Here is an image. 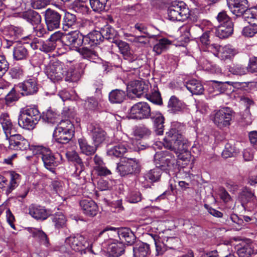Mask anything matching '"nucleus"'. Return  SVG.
<instances>
[{"instance_id":"f257e3e1","label":"nucleus","mask_w":257,"mask_h":257,"mask_svg":"<svg viewBox=\"0 0 257 257\" xmlns=\"http://www.w3.org/2000/svg\"><path fill=\"white\" fill-rule=\"evenodd\" d=\"M184 130V126L180 123L172 122L164 139V146L166 149L173 151L178 159L188 162L190 161L191 154L188 151L186 140L183 135Z\"/></svg>"},{"instance_id":"f03ea898","label":"nucleus","mask_w":257,"mask_h":257,"mask_svg":"<svg viewBox=\"0 0 257 257\" xmlns=\"http://www.w3.org/2000/svg\"><path fill=\"white\" fill-rule=\"evenodd\" d=\"M90 243L85 237L80 234L70 236L66 238L64 242L60 246V251L65 253V257H74V253L88 247Z\"/></svg>"},{"instance_id":"7ed1b4c3","label":"nucleus","mask_w":257,"mask_h":257,"mask_svg":"<svg viewBox=\"0 0 257 257\" xmlns=\"http://www.w3.org/2000/svg\"><path fill=\"white\" fill-rule=\"evenodd\" d=\"M33 153L40 157L47 170L54 173L55 168L62 161V156L59 153L53 154L51 151L45 147L36 146L33 147Z\"/></svg>"},{"instance_id":"20e7f679","label":"nucleus","mask_w":257,"mask_h":257,"mask_svg":"<svg viewBox=\"0 0 257 257\" xmlns=\"http://www.w3.org/2000/svg\"><path fill=\"white\" fill-rule=\"evenodd\" d=\"M41 118L40 113L36 107H26L22 108L19 116V125L24 129H34Z\"/></svg>"},{"instance_id":"39448f33","label":"nucleus","mask_w":257,"mask_h":257,"mask_svg":"<svg viewBox=\"0 0 257 257\" xmlns=\"http://www.w3.org/2000/svg\"><path fill=\"white\" fill-rule=\"evenodd\" d=\"M167 11L168 19L173 21H184L190 16V11L183 2H173Z\"/></svg>"},{"instance_id":"423d86ee","label":"nucleus","mask_w":257,"mask_h":257,"mask_svg":"<svg viewBox=\"0 0 257 257\" xmlns=\"http://www.w3.org/2000/svg\"><path fill=\"white\" fill-rule=\"evenodd\" d=\"M156 245V255H160L168 249H175L179 244V240L177 237L164 236L161 241L156 234H152Z\"/></svg>"},{"instance_id":"0eeeda50","label":"nucleus","mask_w":257,"mask_h":257,"mask_svg":"<svg viewBox=\"0 0 257 257\" xmlns=\"http://www.w3.org/2000/svg\"><path fill=\"white\" fill-rule=\"evenodd\" d=\"M116 170L122 176L138 173L140 171V163L135 158H123L117 163Z\"/></svg>"},{"instance_id":"6e6552de","label":"nucleus","mask_w":257,"mask_h":257,"mask_svg":"<svg viewBox=\"0 0 257 257\" xmlns=\"http://www.w3.org/2000/svg\"><path fill=\"white\" fill-rule=\"evenodd\" d=\"M66 72L65 64L59 60L51 62L46 66L45 70L48 78L53 82L62 80Z\"/></svg>"},{"instance_id":"1a4fd4ad","label":"nucleus","mask_w":257,"mask_h":257,"mask_svg":"<svg viewBox=\"0 0 257 257\" xmlns=\"http://www.w3.org/2000/svg\"><path fill=\"white\" fill-rule=\"evenodd\" d=\"M233 114V111L230 108L223 107L215 112L213 121L218 127L224 128L230 125Z\"/></svg>"},{"instance_id":"9d476101","label":"nucleus","mask_w":257,"mask_h":257,"mask_svg":"<svg viewBox=\"0 0 257 257\" xmlns=\"http://www.w3.org/2000/svg\"><path fill=\"white\" fill-rule=\"evenodd\" d=\"M150 116L151 107L147 102H138L130 109L129 116L132 119H146Z\"/></svg>"},{"instance_id":"9b49d317","label":"nucleus","mask_w":257,"mask_h":257,"mask_svg":"<svg viewBox=\"0 0 257 257\" xmlns=\"http://www.w3.org/2000/svg\"><path fill=\"white\" fill-rule=\"evenodd\" d=\"M9 143V149L15 151H25L29 147L27 140L20 134L12 133L6 137Z\"/></svg>"},{"instance_id":"f8f14e48","label":"nucleus","mask_w":257,"mask_h":257,"mask_svg":"<svg viewBox=\"0 0 257 257\" xmlns=\"http://www.w3.org/2000/svg\"><path fill=\"white\" fill-rule=\"evenodd\" d=\"M113 231L118 235L119 239L122 241H125L127 244L132 245L136 239V236L134 232L129 228H116L111 226L106 227L102 231L99 233V236L106 231Z\"/></svg>"},{"instance_id":"ddd939ff","label":"nucleus","mask_w":257,"mask_h":257,"mask_svg":"<svg viewBox=\"0 0 257 257\" xmlns=\"http://www.w3.org/2000/svg\"><path fill=\"white\" fill-rule=\"evenodd\" d=\"M20 180V175L17 173L11 174L10 180L0 175V193L9 195L18 186Z\"/></svg>"},{"instance_id":"4468645a","label":"nucleus","mask_w":257,"mask_h":257,"mask_svg":"<svg viewBox=\"0 0 257 257\" xmlns=\"http://www.w3.org/2000/svg\"><path fill=\"white\" fill-rule=\"evenodd\" d=\"M87 131L95 146H98L105 140V132L98 124H89L87 126Z\"/></svg>"},{"instance_id":"2eb2a0df","label":"nucleus","mask_w":257,"mask_h":257,"mask_svg":"<svg viewBox=\"0 0 257 257\" xmlns=\"http://www.w3.org/2000/svg\"><path fill=\"white\" fill-rule=\"evenodd\" d=\"M61 15L57 12L47 9L45 12V21L48 31H52L59 28Z\"/></svg>"},{"instance_id":"dca6fc26","label":"nucleus","mask_w":257,"mask_h":257,"mask_svg":"<svg viewBox=\"0 0 257 257\" xmlns=\"http://www.w3.org/2000/svg\"><path fill=\"white\" fill-rule=\"evenodd\" d=\"M239 197L241 205L244 208L252 209L255 207L257 204V199L249 188H243Z\"/></svg>"},{"instance_id":"f3484780","label":"nucleus","mask_w":257,"mask_h":257,"mask_svg":"<svg viewBox=\"0 0 257 257\" xmlns=\"http://www.w3.org/2000/svg\"><path fill=\"white\" fill-rule=\"evenodd\" d=\"M21 92L23 96L31 95L36 94L38 91V84L35 78H31L26 80L23 82L16 86Z\"/></svg>"},{"instance_id":"a211bd4d","label":"nucleus","mask_w":257,"mask_h":257,"mask_svg":"<svg viewBox=\"0 0 257 257\" xmlns=\"http://www.w3.org/2000/svg\"><path fill=\"white\" fill-rule=\"evenodd\" d=\"M162 174V169L158 167L147 171L143 176H140L138 181L144 187L147 188L149 186L146 181L150 182H156L158 181Z\"/></svg>"},{"instance_id":"6ab92c4d","label":"nucleus","mask_w":257,"mask_h":257,"mask_svg":"<svg viewBox=\"0 0 257 257\" xmlns=\"http://www.w3.org/2000/svg\"><path fill=\"white\" fill-rule=\"evenodd\" d=\"M228 8L237 17H240L247 8V0H226Z\"/></svg>"},{"instance_id":"aec40b11","label":"nucleus","mask_w":257,"mask_h":257,"mask_svg":"<svg viewBox=\"0 0 257 257\" xmlns=\"http://www.w3.org/2000/svg\"><path fill=\"white\" fill-rule=\"evenodd\" d=\"M126 150L125 143L118 141L108 146L107 154L111 157L119 158L122 156Z\"/></svg>"},{"instance_id":"412c9836","label":"nucleus","mask_w":257,"mask_h":257,"mask_svg":"<svg viewBox=\"0 0 257 257\" xmlns=\"http://www.w3.org/2000/svg\"><path fill=\"white\" fill-rule=\"evenodd\" d=\"M80 207L83 213L87 216H95L98 211L96 203L90 198L83 199L80 202Z\"/></svg>"},{"instance_id":"4be33fe9","label":"nucleus","mask_w":257,"mask_h":257,"mask_svg":"<svg viewBox=\"0 0 257 257\" xmlns=\"http://www.w3.org/2000/svg\"><path fill=\"white\" fill-rule=\"evenodd\" d=\"M83 64H79L74 68H70L64 76L65 80L69 82H77L84 73Z\"/></svg>"},{"instance_id":"5701e85b","label":"nucleus","mask_w":257,"mask_h":257,"mask_svg":"<svg viewBox=\"0 0 257 257\" xmlns=\"http://www.w3.org/2000/svg\"><path fill=\"white\" fill-rule=\"evenodd\" d=\"M148 85L146 84L144 81L135 80L131 82L128 89L136 96L140 97L144 95H148L146 93L148 90Z\"/></svg>"},{"instance_id":"b1692460","label":"nucleus","mask_w":257,"mask_h":257,"mask_svg":"<svg viewBox=\"0 0 257 257\" xmlns=\"http://www.w3.org/2000/svg\"><path fill=\"white\" fill-rule=\"evenodd\" d=\"M83 37L79 32L75 31L66 36L65 42L68 45L75 47L77 51V48H80V47L84 44Z\"/></svg>"},{"instance_id":"393cba45","label":"nucleus","mask_w":257,"mask_h":257,"mask_svg":"<svg viewBox=\"0 0 257 257\" xmlns=\"http://www.w3.org/2000/svg\"><path fill=\"white\" fill-rule=\"evenodd\" d=\"M0 123L2 124L6 137L12 133H15L16 130L13 124L10 116L7 113H3L0 115Z\"/></svg>"},{"instance_id":"a878e982","label":"nucleus","mask_w":257,"mask_h":257,"mask_svg":"<svg viewBox=\"0 0 257 257\" xmlns=\"http://www.w3.org/2000/svg\"><path fill=\"white\" fill-rule=\"evenodd\" d=\"M29 213L37 220H45L48 217V213L46 209L41 206L32 204L29 208Z\"/></svg>"},{"instance_id":"bb28decb","label":"nucleus","mask_w":257,"mask_h":257,"mask_svg":"<svg viewBox=\"0 0 257 257\" xmlns=\"http://www.w3.org/2000/svg\"><path fill=\"white\" fill-rule=\"evenodd\" d=\"M103 40L102 34L98 31H93L83 37L84 45H89L90 46L100 44Z\"/></svg>"},{"instance_id":"cd10ccee","label":"nucleus","mask_w":257,"mask_h":257,"mask_svg":"<svg viewBox=\"0 0 257 257\" xmlns=\"http://www.w3.org/2000/svg\"><path fill=\"white\" fill-rule=\"evenodd\" d=\"M124 247V244L121 242H112L109 243L107 251L110 256L118 257L123 253Z\"/></svg>"},{"instance_id":"c85d7f7f","label":"nucleus","mask_w":257,"mask_h":257,"mask_svg":"<svg viewBox=\"0 0 257 257\" xmlns=\"http://www.w3.org/2000/svg\"><path fill=\"white\" fill-rule=\"evenodd\" d=\"M20 17L33 26L41 23V17L40 15L33 10H29L23 12L21 14Z\"/></svg>"},{"instance_id":"c756f323","label":"nucleus","mask_w":257,"mask_h":257,"mask_svg":"<svg viewBox=\"0 0 257 257\" xmlns=\"http://www.w3.org/2000/svg\"><path fill=\"white\" fill-rule=\"evenodd\" d=\"M186 88L193 95H200L204 92L202 84L196 79H191L185 83Z\"/></svg>"},{"instance_id":"7c9ffc66","label":"nucleus","mask_w":257,"mask_h":257,"mask_svg":"<svg viewBox=\"0 0 257 257\" xmlns=\"http://www.w3.org/2000/svg\"><path fill=\"white\" fill-rule=\"evenodd\" d=\"M233 31L232 22L228 24L219 25L215 31V35L220 39H224L230 36Z\"/></svg>"},{"instance_id":"2f4dec72","label":"nucleus","mask_w":257,"mask_h":257,"mask_svg":"<svg viewBox=\"0 0 257 257\" xmlns=\"http://www.w3.org/2000/svg\"><path fill=\"white\" fill-rule=\"evenodd\" d=\"M77 51L84 59H87L92 62H96L99 58L97 53L94 49L87 47L77 48Z\"/></svg>"},{"instance_id":"473e14b6","label":"nucleus","mask_w":257,"mask_h":257,"mask_svg":"<svg viewBox=\"0 0 257 257\" xmlns=\"http://www.w3.org/2000/svg\"><path fill=\"white\" fill-rule=\"evenodd\" d=\"M28 230L33 237L39 239L40 242L46 246H48L49 244L48 238L42 229L36 228H28Z\"/></svg>"},{"instance_id":"72a5a7b5","label":"nucleus","mask_w":257,"mask_h":257,"mask_svg":"<svg viewBox=\"0 0 257 257\" xmlns=\"http://www.w3.org/2000/svg\"><path fill=\"white\" fill-rule=\"evenodd\" d=\"M133 251L134 257H147L151 252L149 245L143 242L136 244Z\"/></svg>"},{"instance_id":"f704fd0d","label":"nucleus","mask_w":257,"mask_h":257,"mask_svg":"<svg viewBox=\"0 0 257 257\" xmlns=\"http://www.w3.org/2000/svg\"><path fill=\"white\" fill-rule=\"evenodd\" d=\"M241 16L250 25L257 26V8H246Z\"/></svg>"},{"instance_id":"c9c22d12","label":"nucleus","mask_w":257,"mask_h":257,"mask_svg":"<svg viewBox=\"0 0 257 257\" xmlns=\"http://www.w3.org/2000/svg\"><path fill=\"white\" fill-rule=\"evenodd\" d=\"M53 136L56 141L60 144H66L72 138L74 134L67 132V131L55 129Z\"/></svg>"},{"instance_id":"e433bc0d","label":"nucleus","mask_w":257,"mask_h":257,"mask_svg":"<svg viewBox=\"0 0 257 257\" xmlns=\"http://www.w3.org/2000/svg\"><path fill=\"white\" fill-rule=\"evenodd\" d=\"M77 25L75 15L70 13H66L62 20L63 29L64 31H67L69 28L74 29Z\"/></svg>"},{"instance_id":"4c0bfd02","label":"nucleus","mask_w":257,"mask_h":257,"mask_svg":"<svg viewBox=\"0 0 257 257\" xmlns=\"http://www.w3.org/2000/svg\"><path fill=\"white\" fill-rule=\"evenodd\" d=\"M66 156L69 161L75 162L79 166L80 169L77 167L75 173L77 175H80L81 172L83 171L84 165L77 153L75 151H68L66 153Z\"/></svg>"},{"instance_id":"58836bf2","label":"nucleus","mask_w":257,"mask_h":257,"mask_svg":"<svg viewBox=\"0 0 257 257\" xmlns=\"http://www.w3.org/2000/svg\"><path fill=\"white\" fill-rule=\"evenodd\" d=\"M78 144L81 152L87 156L93 155L96 151L97 146H92L89 145L87 141L83 138L78 140Z\"/></svg>"},{"instance_id":"ea45409f","label":"nucleus","mask_w":257,"mask_h":257,"mask_svg":"<svg viewBox=\"0 0 257 257\" xmlns=\"http://www.w3.org/2000/svg\"><path fill=\"white\" fill-rule=\"evenodd\" d=\"M28 56L27 48L23 45L19 44L15 46L13 49V58L16 60L26 59Z\"/></svg>"},{"instance_id":"a19ab883","label":"nucleus","mask_w":257,"mask_h":257,"mask_svg":"<svg viewBox=\"0 0 257 257\" xmlns=\"http://www.w3.org/2000/svg\"><path fill=\"white\" fill-rule=\"evenodd\" d=\"M125 91L120 89L112 90L109 94V100L112 103H120L125 98Z\"/></svg>"},{"instance_id":"79ce46f5","label":"nucleus","mask_w":257,"mask_h":257,"mask_svg":"<svg viewBox=\"0 0 257 257\" xmlns=\"http://www.w3.org/2000/svg\"><path fill=\"white\" fill-rule=\"evenodd\" d=\"M236 53V50L231 46L226 45L220 49L218 58L224 60L231 59Z\"/></svg>"},{"instance_id":"37998d69","label":"nucleus","mask_w":257,"mask_h":257,"mask_svg":"<svg viewBox=\"0 0 257 257\" xmlns=\"http://www.w3.org/2000/svg\"><path fill=\"white\" fill-rule=\"evenodd\" d=\"M171 44V41L167 38L160 39L154 46L153 49V52L157 55H160L168 48Z\"/></svg>"},{"instance_id":"c03bdc74","label":"nucleus","mask_w":257,"mask_h":257,"mask_svg":"<svg viewBox=\"0 0 257 257\" xmlns=\"http://www.w3.org/2000/svg\"><path fill=\"white\" fill-rule=\"evenodd\" d=\"M103 39H105L109 40L110 42L112 43V41H114L117 38L115 37L116 35V32L109 25H106L104 27L101 28L100 31Z\"/></svg>"},{"instance_id":"a18cd8bd","label":"nucleus","mask_w":257,"mask_h":257,"mask_svg":"<svg viewBox=\"0 0 257 257\" xmlns=\"http://www.w3.org/2000/svg\"><path fill=\"white\" fill-rule=\"evenodd\" d=\"M52 222L56 229L63 228L66 226V218L61 212L56 213L51 216Z\"/></svg>"},{"instance_id":"49530a36","label":"nucleus","mask_w":257,"mask_h":257,"mask_svg":"<svg viewBox=\"0 0 257 257\" xmlns=\"http://www.w3.org/2000/svg\"><path fill=\"white\" fill-rule=\"evenodd\" d=\"M164 117L161 113L156 114L154 117L155 132L157 135H162L164 133Z\"/></svg>"},{"instance_id":"de8ad7c7","label":"nucleus","mask_w":257,"mask_h":257,"mask_svg":"<svg viewBox=\"0 0 257 257\" xmlns=\"http://www.w3.org/2000/svg\"><path fill=\"white\" fill-rule=\"evenodd\" d=\"M112 43H114L116 46L118 47L120 52L124 57H128L131 56V52L130 47L126 42L117 38L114 41H112Z\"/></svg>"},{"instance_id":"09e8293b","label":"nucleus","mask_w":257,"mask_h":257,"mask_svg":"<svg viewBox=\"0 0 257 257\" xmlns=\"http://www.w3.org/2000/svg\"><path fill=\"white\" fill-rule=\"evenodd\" d=\"M42 117L45 122L51 124L57 123L59 120L57 113L51 109H48L46 111L44 112Z\"/></svg>"},{"instance_id":"8fccbe9b","label":"nucleus","mask_w":257,"mask_h":257,"mask_svg":"<svg viewBox=\"0 0 257 257\" xmlns=\"http://www.w3.org/2000/svg\"><path fill=\"white\" fill-rule=\"evenodd\" d=\"M182 103L175 96H172L168 102V107L172 112L176 113L180 111L182 109Z\"/></svg>"},{"instance_id":"3c124183","label":"nucleus","mask_w":257,"mask_h":257,"mask_svg":"<svg viewBox=\"0 0 257 257\" xmlns=\"http://www.w3.org/2000/svg\"><path fill=\"white\" fill-rule=\"evenodd\" d=\"M133 134L136 139H140L150 135L151 131L145 126H139L134 128Z\"/></svg>"},{"instance_id":"603ef678","label":"nucleus","mask_w":257,"mask_h":257,"mask_svg":"<svg viewBox=\"0 0 257 257\" xmlns=\"http://www.w3.org/2000/svg\"><path fill=\"white\" fill-rule=\"evenodd\" d=\"M56 128L65 131L68 133L74 134V126L71 121L68 119L62 120L57 125Z\"/></svg>"},{"instance_id":"864d4df0","label":"nucleus","mask_w":257,"mask_h":257,"mask_svg":"<svg viewBox=\"0 0 257 257\" xmlns=\"http://www.w3.org/2000/svg\"><path fill=\"white\" fill-rule=\"evenodd\" d=\"M255 243H252L240 249L238 254L240 257H250L253 254L257 253V249H255Z\"/></svg>"},{"instance_id":"5fc2aeb1","label":"nucleus","mask_w":257,"mask_h":257,"mask_svg":"<svg viewBox=\"0 0 257 257\" xmlns=\"http://www.w3.org/2000/svg\"><path fill=\"white\" fill-rule=\"evenodd\" d=\"M16 86L13 87L5 97L6 104L8 106L11 105L19 98V94L16 92Z\"/></svg>"},{"instance_id":"6e6d98bb","label":"nucleus","mask_w":257,"mask_h":257,"mask_svg":"<svg viewBox=\"0 0 257 257\" xmlns=\"http://www.w3.org/2000/svg\"><path fill=\"white\" fill-rule=\"evenodd\" d=\"M151 37L149 34L138 36L134 37L132 41L138 47H145L149 44V38Z\"/></svg>"},{"instance_id":"4d7b16f0","label":"nucleus","mask_w":257,"mask_h":257,"mask_svg":"<svg viewBox=\"0 0 257 257\" xmlns=\"http://www.w3.org/2000/svg\"><path fill=\"white\" fill-rule=\"evenodd\" d=\"M167 152L161 151L157 152L154 155V162L156 165V167H158L159 168L161 167L162 169H165V163L166 154Z\"/></svg>"},{"instance_id":"13d9d810","label":"nucleus","mask_w":257,"mask_h":257,"mask_svg":"<svg viewBox=\"0 0 257 257\" xmlns=\"http://www.w3.org/2000/svg\"><path fill=\"white\" fill-rule=\"evenodd\" d=\"M237 153L238 150L233 145L230 143H227L222 153V156L224 158H228L234 157Z\"/></svg>"},{"instance_id":"bf43d9fd","label":"nucleus","mask_w":257,"mask_h":257,"mask_svg":"<svg viewBox=\"0 0 257 257\" xmlns=\"http://www.w3.org/2000/svg\"><path fill=\"white\" fill-rule=\"evenodd\" d=\"M89 1L93 10L99 12L104 10L107 0H89Z\"/></svg>"},{"instance_id":"052dcab7","label":"nucleus","mask_w":257,"mask_h":257,"mask_svg":"<svg viewBox=\"0 0 257 257\" xmlns=\"http://www.w3.org/2000/svg\"><path fill=\"white\" fill-rule=\"evenodd\" d=\"M229 70L232 74L240 76L245 75L248 72L247 68L240 65L230 67Z\"/></svg>"},{"instance_id":"680f3d73","label":"nucleus","mask_w":257,"mask_h":257,"mask_svg":"<svg viewBox=\"0 0 257 257\" xmlns=\"http://www.w3.org/2000/svg\"><path fill=\"white\" fill-rule=\"evenodd\" d=\"M33 33L38 37H44L48 32L44 26L40 23L33 26Z\"/></svg>"},{"instance_id":"e2e57ef3","label":"nucleus","mask_w":257,"mask_h":257,"mask_svg":"<svg viewBox=\"0 0 257 257\" xmlns=\"http://www.w3.org/2000/svg\"><path fill=\"white\" fill-rule=\"evenodd\" d=\"M9 74L13 79H20L23 78L24 71L21 67L15 66L10 69Z\"/></svg>"},{"instance_id":"0e129e2a","label":"nucleus","mask_w":257,"mask_h":257,"mask_svg":"<svg viewBox=\"0 0 257 257\" xmlns=\"http://www.w3.org/2000/svg\"><path fill=\"white\" fill-rule=\"evenodd\" d=\"M126 199L129 202L136 203L141 200V194L138 191H132L130 192Z\"/></svg>"},{"instance_id":"69168bd1","label":"nucleus","mask_w":257,"mask_h":257,"mask_svg":"<svg viewBox=\"0 0 257 257\" xmlns=\"http://www.w3.org/2000/svg\"><path fill=\"white\" fill-rule=\"evenodd\" d=\"M86 109L89 110H95L98 108V101L94 97L88 98L84 104Z\"/></svg>"},{"instance_id":"338daca9","label":"nucleus","mask_w":257,"mask_h":257,"mask_svg":"<svg viewBox=\"0 0 257 257\" xmlns=\"http://www.w3.org/2000/svg\"><path fill=\"white\" fill-rule=\"evenodd\" d=\"M56 45L54 42H51L49 39L46 42L42 40L41 51L45 53H48L54 50L56 48Z\"/></svg>"},{"instance_id":"774afa93","label":"nucleus","mask_w":257,"mask_h":257,"mask_svg":"<svg viewBox=\"0 0 257 257\" xmlns=\"http://www.w3.org/2000/svg\"><path fill=\"white\" fill-rule=\"evenodd\" d=\"M242 33L245 37H251L257 33L256 26L250 25L245 27L242 30Z\"/></svg>"}]
</instances>
